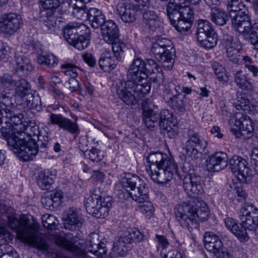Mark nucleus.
Wrapping results in <instances>:
<instances>
[{"mask_svg":"<svg viewBox=\"0 0 258 258\" xmlns=\"http://www.w3.org/2000/svg\"><path fill=\"white\" fill-rule=\"evenodd\" d=\"M145 62L140 58L134 60L127 73L126 81L116 84V93L125 104L132 105L150 92L151 84L147 80Z\"/></svg>","mask_w":258,"mask_h":258,"instance_id":"nucleus-1","label":"nucleus"},{"mask_svg":"<svg viewBox=\"0 0 258 258\" xmlns=\"http://www.w3.org/2000/svg\"><path fill=\"white\" fill-rule=\"evenodd\" d=\"M227 7L233 28L249 38L250 43L258 49V23H251L248 7L241 0H230Z\"/></svg>","mask_w":258,"mask_h":258,"instance_id":"nucleus-2","label":"nucleus"},{"mask_svg":"<svg viewBox=\"0 0 258 258\" xmlns=\"http://www.w3.org/2000/svg\"><path fill=\"white\" fill-rule=\"evenodd\" d=\"M174 214L181 226L189 229L197 228L199 221L208 220L210 210L205 202L196 198L177 205L174 208Z\"/></svg>","mask_w":258,"mask_h":258,"instance_id":"nucleus-3","label":"nucleus"},{"mask_svg":"<svg viewBox=\"0 0 258 258\" xmlns=\"http://www.w3.org/2000/svg\"><path fill=\"white\" fill-rule=\"evenodd\" d=\"M149 164V174L151 179L159 184L170 181L177 174L178 166L166 154L160 152H152L145 155Z\"/></svg>","mask_w":258,"mask_h":258,"instance_id":"nucleus-4","label":"nucleus"},{"mask_svg":"<svg viewBox=\"0 0 258 258\" xmlns=\"http://www.w3.org/2000/svg\"><path fill=\"white\" fill-rule=\"evenodd\" d=\"M9 226L17 234L19 239L25 244L37 249L44 254L48 251L49 245L46 240L39 235L29 220L22 219L19 220L13 217H8Z\"/></svg>","mask_w":258,"mask_h":258,"instance_id":"nucleus-5","label":"nucleus"},{"mask_svg":"<svg viewBox=\"0 0 258 258\" xmlns=\"http://www.w3.org/2000/svg\"><path fill=\"white\" fill-rule=\"evenodd\" d=\"M63 34L66 41L79 50L85 49L89 45L90 29L83 23H69L63 28Z\"/></svg>","mask_w":258,"mask_h":258,"instance_id":"nucleus-6","label":"nucleus"},{"mask_svg":"<svg viewBox=\"0 0 258 258\" xmlns=\"http://www.w3.org/2000/svg\"><path fill=\"white\" fill-rule=\"evenodd\" d=\"M121 182L122 187L133 200L141 203L148 200V188L145 181L139 176L127 174L122 179Z\"/></svg>","mask_w":258,"mask_h":258,"instance_id":"nucleus-7","label":"nucleus"},{"mask_svg":"<svg viewBox=\"0 0 258 258\" xmlns=\"http://www.w3.org/2000/svg\"><path fill=\"white\" fill-rule=\"evenodd\" d=\"M151 51L155 58L162 63L164 69L170 70L173 68L175 51L169 40L158 39L153 43Z\"/></svg>","mask_w":258,"mask_h":258,"instance_id":"nucleus-8","label":"nucleus"},{"mask_svg":"<svg viewBox=\"0 0 258 258\" xmlns=\"http://www.w3.org/2000/svg\"><path fill=\"white\" fill-rule=\"evenodd\" d=\"M186 136L187 140L183 148L186 156L192 160L201 158L207 147V142L201 138L198 132L191 128L187 129Z\"/></svg>","mask_w":258,"mask_h":258,"instance_id":"nucleus-9","label":"nucleus"},{"mask_svg":"<svg viewBox=\"0 0 258 258\" xmlns=\"http://www.w3.org/2000/svg\"><path fill=\"white\" fill-rule=\"evenodd\" d=\"M194 165L187 161H185L181 166L182 171L187 174L183 179V187L191 197H195L203 191L201 177L194 173Z\"/></svg>","mask_w":258,"mask_h":258,"instance_id":"nucleus-10","label":"nucleus"},{"mask_svg":"<svg viewBox=\"0 0 258 258\" xmlns=\"http://www.w3.org/2000/svg\"><path fill=\"white\" fill-rule=\"evenodd\" d=\"M1 88L5 94H10L15 91V96L21 99L32 90L31 85L25 79L16 80L9 75H4L0 78Z\"/></svg>","mask_w":258,"mask_h":258,"instance_id":"nucleus-11","label":"nucleus"},{"mask_svg":"<svg viewBox=\"0 0 258 258\" xmlns=\"http://www.w3.org/2000/svg\"><path fill=\"white\" fill-rule=\"evenodd\" d=\"M63 5L62 0H39L41 9L40 14L43 17V25L46 28V30L54 28L56 24L55 13L56 9L60 4Z\"/></svg>","mask_w":258,"mask_h":258,"instance_id":"nucleus-12","label":"nucleus"},{"mask_svg":"<svg viewBox=\"0 0 258 258\" xmlns=\"http://www.w3.org/2000/svg\"><path fill=\"white\" fill-rule=\"evenodd\" d=\"M10 149L22 161H28L32 160L38 152V146L34 139L29 138V140L24 137L18 141L16 146Z\"/></svg>","mask_w":258,"mask_h":258,"instance_id":"nucleus-13","label":"nucleus"},{"mask_svg":"<svg viewBox=\"0 0 258 258\" xmlns=\"http://www.w3.org/2000/svg\"><path fill=\"white\" fill-rule=\"evenodd\" d=\"M4 103L7 106L5 107L1 115L2 120L6 123H9L16 131L18 135H19V134L22 133V130L24 128L26 123H27V122H23L22 120L24 115L21 113H16V107L11 100L6 99L4 100Z\"/></svg>","mask_w":258,"mask_h":258,"instance_id":"nucleus-14","label":"nucleus"},{"mask_svg":"<svg viewBox=\"0 0 258 258\" xmlns=\"http://www.w3.org/2000/svg\"><path fill=\"white\" fill-rule=\"evenodd\" d=\"M23 23L22 17L16 13L9 12L0 16V32L11 36L18 31Z\"/></svg>","mask_w":258,"mask_h":258,"instance_id":"nucleus-15","label":"nucleus"},{"mask_svg":"<svg viewBox=\"0 0 258 258\" xmlns=\"http://www.w3.org/2000/svg\"><path fill=\"white\" fill-rule=\"evenodd\" d=\"M239 218L248 230H256L258 227V209L250 203H245L240 209Z\"/></svg>","mask_w":258,"mask_h":258,"instance_id":"nucleus-16","label":"nucleus"},{"mask_svg":"<svg viewBox=\"0 0 258 258\" xmlns=\"http://www.w3.org/2000/svg\"><path fill=\"white\" fill-rule=\"evenodd\" d=\"M143 119L146 127L150 129L154 128L159 120L158 106L149 99L143 103Z\"/></svg>","mask_w":258,"mask_h":258,"instance_id":"nucleus-17","label":"nucleus"},{"mask_svg":"<svg viewBox=\"0 0 258 258\" xmlns=\"http://www.w3.org/2000/svg\"><path fill=\"white\" fill-rule=\"evenodd\" d=\"M229 165L232 172L241 182H247V178L250 176V169L245 159L238 156H234L229 160Z\"/></svg>","mask_w":258,"mask_h":258,"instance_id":"nucleus-18","label":"nucleus"},{"mask_svg":"<svg viewBox=\"0 0 258 258\" xmlns=\"http://www.w3.org/2000/svg\"><path fill=\"white\" fill-rule=\"evenodd\" d=\"M77 118L73 121L60 114L51 113L49 121L51 124L57 125L59 128L72 135H78L80 130L77 122Z\"/></svg>","mask_w":258,"mask_h":258,"instance_id":"nucleus-19","label":"nucleus"},{"mask_svg":"<svg viewBox=\"0 0 258 258\" xmlns=\"http://www.w3.org/2000/svg\"><path fill=\"white\" fill-rule=\"evenodd\" d=\"M228 156L223 152H217L210 155L206 160L207 169L209 172H218L228 165Z\"/></svg>","mask_w":258,"mask_h":258,"instance_id":"nucleus-20","label":"nucleus"},{"mask_svg":"<svg viewBox=\"0 0 258 258\" xmlns=\"http://www.w3.org/2000/svg\"><path fill=\"white\" fill-rule=\"evenodd\" d=\"M234 125L240 131V134L245 138L252 137L254 133L253 123L248 116L242 112H237L235 114Z\"/></svg>","mask_w":258,"mask_h":258,"instance_id":"nucleus-21","label":"nucleus"},{"mask_svg":"<svg viewBox=\"0 0 258 258\" xmlns=\"http://www.w3.org/2000/svg\"><path fill=\"white\" fill-rule=\"evenodd\" d=\"M86 245L88 251L97 256L98 258H103L106 255L107 252L106 244L99 239V235L98 233H91L87 238Z\"/></svg>","mask_w":258,"mask_h":258,"instance_id":"nucleus-22","label":"nucleus"},{"mask_svg":"<svg viewBox=\"0 0 258 258\" xmlns=\"http://www.w3.org/2000/svg\"><path fill=\"white\" fill-rule=\"evenodd\" d=\"M117 11L120 19L125 23L135 21L137 17L142 13V11L133 5V4L128 3L118 5Z\"/></svg>","mask_w":258,"mask_h":258,"instance_id":"nucleus-23","label":"nucleus"},{"mask_svg":"<svg viewBox=\"0 0 258 258\" xmlns=\"http://www.w3.org/2000/svg\"><path fill=\"white\" fill-rule=\"evenodd\" d=\"M63 198L62 191L60 190H55L42 197L41 202L46 209L55 210L61 205Z\"/></svg>","mask_w":258,"mask_h":258,"instance_id":"nucleus-24","label":"nucleus"},{"mask_svg":"<svg viewBox=\"0 0 258 258\" xmlns=\"http://www.w3.org/2000/svg\"><path fill=\"white\" fill-rule=\"evenodd\" d=\"M66 7H68V11L71 12L72 15L78 19L82 20H87L88 9L84 5L77 0H62Z\"/></svg>","mask_w":258,"mask_h":258,"instance_id":"nucleus-25","label":"nucleus"},{"mask_svg":"<svg viewBox=\"0 0 258 258\" xmlns=\"http://www.w3.org/2000/svg\"><path fill=\"white\" fill-rule=\"evenodd\" d=\"M142 24L145 29L149 32L156 31L161 25L158 15L152 11H143Z\"/></svg>","mask_w":258,"mask_h":258,"instance_id":"nucleus-26","label":"nucleus"},{"mask_svg":"<svg viewBox=\"0 0 258 258\" xmlns=\"http://www.w3.org/2000/svg\"><path fill=\"white\" fill-rule=\"evenodd\" d=\"M101 26L102 36L105 42L112 43L119 38L118 28L113 21H105Z\"/></svg>","mask_w":258,"mask_h":258,"instance_id":"nucleus-27","label":"nucleus"},{"mask_svg":"<svg viewBox=\"0 0 258 258\" xmlns=\"http://www.w3.org/2000/svg\"><path fill=\"white\" fill-rule=\"evenodd\" d=\"M0 133L2 136L7 141L8 145L11 149L14 146H16V143L22 139L19 137L16 132V131L14 129V127L9 124V123H0Z\"/></svg>","mask_w":258,"mask_h":258,"instance_id":"nucleus-28","label":"nucleus"},{"mask_svg":"<svg viewBox=\"0 0 258 258\" xmlns=\"http://www.w3.org/2000/svg\"><path fill=\"white\" fill-rule=\"evenodd\" d=\"M133 242L130 233L126 231L123 236L114 242L113 245V249L121 256H123L131 249L130 244Z\"/></svg>","mask_w":258,"mask_h":258,"instance_id":"nucleus-29","label":"nucleus"},{"mask_svg":"<svg viewBox=\"0 0 258 258\" xmlns=\"http://www.w3.org/2000/svg\"><path fill=\"white\" fill-rule=\"evenodd\" d=\"M84 220L76 209L70 208L68 213V218L64 226L71 231L76 230L82 227Z\"/></svg>","mask_w":258,"mask_h":258,"instance_id":"nucleus-30","label":"nucleus"},{"mask_svg":"<svg viewBox=\"0 0 258 258\" xmlns=\"http://www.w3.org/2000/svg\"><path fill=\"white\" fill-rule=\"evenodd\" d=\"M204 241L205 248L212 253L217 251L219 248H222V246H223L222 241L219 237L212 232L205 233Z\"/></svg>","mask_w":258,"mask_h":258,"instance_id":"nucleus-31","label":"nucleus"},{"mask_svg":"<svg viewBox=\"0 0 258 258\" xmlns=\"http://www.w3.org/2000/svg\"><path fill=\"white\" fill-rule=\"evenodd\" d=\"M224 45L227 57L234 63H238V57L240 56V46L234 41L232 37H228L226 39Z\"/></svg>","mask_w":258,"mask_h":258,"instance_id":"nucleus-32","label":"nucleus"},{"mask_svg":"<svg viewBox=\"0 0 258 258\" xmlns=\"http://www.w3.org/2000/svg\"><path fill=\"white\" fill-rule=\"evenodd\" d=\"M99 196L95 194L88 195L84 199V205L86 211L90 214L96 217H100L99 213Z\"/></svg>","mask_w":258,"mask_h":258,"instance_id":"nucleus-33","label":"nucleus"},{"mask_svg":"<svg viewBox=\"0 0 258 258\" xmlns=\"http://www.w3.org/2000/svg\"><path fill=\"white\" fill-rule=\"evenodd\" d=\"M87 20L89 21L91 26L94 28H99L105 22L104 14L98 9L90 8L87 11Z\"/></svg>","mask_w":258,"mask_h":258,"instance_id":"nucleus-34","label":"nucleus"},{"mask_svg":"<svg viewBox=\"0 0 258 258\" xmlns=\"http://www.w3.org/2000/svg\"><path fill=\"white\" fill-rule=\"evenodd\" d=\"M55 177V174L50 170H45L41 171L37 177V184L43 190L49 189L54 182Z\"/></svg>","mask_w":258,"mask_h":258,"instance_id":"nucleus-35","label":"nucleus"},{"mask_svg":"<svg viewBox=\"0 0 258 258\" xmlns=\"http://www.w3.org/2000/svg\"><path fill=\"white\" fill-rule=\"evenodd\" d=\"M118 61L111 56L109 52L106 51L100 56L98 63L101 69L110 72L116 67Z\"/></svg>","mask_w":258,"mask_h":258,"instance_id":"nucleus-36","label":"nucleus"},{"mask_svg":"<svg viewBox=\"0 0 258 258\" xmlns=\"http://www.w3.org/2000/svg\"><path fill=\"white\" fill-rule=\"evenodd\" d=\"M234 82L240 89L249 91L252 89L251 80L248 75L244 74L241 70L237 71L234 75Z\"/></svg>","mask_w":258,"mask_h":258,"instance_id":"nucleus-37","label":"nucleus"},{"mask_svg":"<svg viewBox=\"0 0 258 258\" xmlns=\"http://www.w3.org/2000/svg\"><path fill=\"white\" fill-rule=\"evenodd\" d=\"M21 99L27 109H34L37 111L41 110L40 98L38 95H36L32 90Z\"/></svg>","mask_w":258,"mask_h":258,"instance_id":"nucleus-38","label":"nucleus"},{"mask_svg":"<svg viewBox=\"0 0 258 258\" xmlns=\"http://www.w3.org/2000/svg\"><path fill=\"white\" fill-rule=\"evenodd\" d=\"M14 68L17 72L27 74L33 70V67L30 59L24 55H17L15 57Z\"/></svg>","mask_w":258,"mask_h":258,"instance_id":"nucleus-39","label":"nucleus"},{"mask_svg":"<svg viewBox=\"0 0 258 258\" xmlns=\"http://www.w3.org/2000/svg\"><path fill=\"white\" fill-rule=\"evenodd\" d=\"M24 128L22 130V133L19 134L20 137L22 138L25 137L26 140H29V138L34 139L35 142H36V139L39 140L40 132L37 125L33 123L27 122Z\"/></svg>","mask_w":258,"mask_h":258,"instance_id":"nucleus-40","label":"nucleus"},{"mask_svg":"<svg viewBox=\"0 0 258 258\" xmlns=\"http://www.w3.org/2000/svg\"><path fill=\"white\" fill-rule=\"evenodd\" d=\"M210 19L215 24L223 26L226 24L228 20V16L224 10L214 7L211 9Z\"/></svg>","mask_w":258,"mask_h":258,"instance_id":"nucleus-41","label":"nucleus"},{"mask_svg":"<svg viewBox=\"0 0 258 258\" xmlns=\"http://www.w3.org/2000/svg\"><path fill=\"white\" fill-rule=\"evenodd\" d=\"M196 24L197 39L215 33L212 24L208 20L200 19L197 21Z\"/></svg>","mask_w":258,"mask_h":258,"instance_id":"nucleus-42","label":"nucleus"},{"mask_svg":"<svg viewBox=\"0 0 258 258\" xmlns=\"http://www.w3.org/2000/svg\"><path fill=\"white\" fill-rule=\"evenodd\" d=\"M145 71L146 78L149 75L157 74L156 77L154 78L155 81H157L158 79L162 80L163 75L162 74V69L152 59H148L145 62Z\"/></svg>","mask_w":258,"mask_h":258,"instance_id":"nucleus-43","label":"nucleus"},{"mask_svg":"<svg viewBox=\"0 0 258 258\" xmlns=\"http://www.w3.org/2000/svg\"><path fill=\"white\" fill-rule=\"evenodd\" d=\"M181 4L179 2L170 1L166 5L167 16L171 23L173 21L175 23V21L178 19Z\"/></svg>","mask_w":258,"mask_h":258,"instance_id":"nucleus-44","label":"nucleus"},{"mask_svg":"<svg viewBox=\"0 0 258 258\" xmlns=\"http://www.w3.org/2000/svg\"><path fill=\"white\" fill-rule=\"evenodd\" d=\"M107 43L111 45L112 51L117 60L121 61L124 57V52L126 48L125 43L120 41L119 38L112 43Z\"/></svg>","mask_w":258,"mask_h":258,"instance_id":"nucleus-45","label":"nucleus"},{"mask_svg":"<svg viewBox=\"0 0 258 258\" xmlns=\"http://www.w3.org/2000/svg\"><path fill=\"white\" fill-rule=\"evenodd\" d=\"M112 205V199L111 197H102L99 196V207L100 217L105 218L108 215Z\"/></svg>","mask_w":258,"mask_h":258,"instance_id":"nucleus-46","label":"nucleus"},{"mask_svg":"<svg viewBox=\"0 0 258 258\" xmlns=\"http://www.w3.org/2000/svg\"><path fill=\"white\" fill-rule=\"evenodd\" d=\"M200 45L203 47L210 49L214 48L217 43L218 36L216 33L207 35L197 39Z\"/></svg>","mask_w":258,"mask_h":258,"instance_id":"nucleus-47","label":"nucleus"},{"mask_svg":"<svg viewBox=\"0 0 258 258\" xmlns=\"http://www.w3.org/2000/svg\"><path fill=\"white\" fill-rule=\"evenodd\" d=\"M250 101L248 95L245 93H240L237 96L236 101L234 105L237 110L248 111L250 110Z\"/></svg>","mask_w":258,"mask_h":258,"instance_id":"nucleus-48","label":"nucleus"},{"mask_svg":"<svg viewBox=\"0 0 258 258\" xmlns=\"http://www.w3.org/2000/svg\"><path fill=\"white\" fill-rule=\"evenodd\" d=\"M37 62L40 64L46 66L49 68H52L57 64L58 60L53 54L46 53L38 56Z\"/></svg>","mask_w":258,"mask_h":258,"instance_id":"nucleus-49","label":"nucleus"},{"mask_svg":"<svg viewBox=\"0 0 258 258\" xmlns=\"http://www.w3.org/2000/svg\"><path fill=\"white\" fill-rule=\"evenodd\" d=\"M212 68L219 81L223 83L227 82L228 75L226 73L225 68L221 64L217 61L214 62L212 64Z\"/></svg>","mask_w":258,"mask_h":258,"instance_id":"nucleus-50","label":"nucleus"},{"mask_svg":"<svg viewBox=\"0 0 258 258\" xmlns=\"http://www.w3.org/2000/svg\"><path fill=\"white\" fill-rule=\"evenodd\" d=\"M247 227L245 224L242 223L237 224L233 231L231 232L241 241H247L249 237L246 231Z\"/></svg>","mask_w":258,"mask_h":258,"instance_id":"nucleus-51","label":"nucleus"},{"mask_svg":"<svg viewBox=\"0 0 258 258\" xmlns=\"http://www.w3.org/2000/svg\"><path fill=\"white\" fill-rule=\"evenodd\" d=\"M161 132L164 135L168 136L170 138H173L178 134V130L177 126L172 122L170 123H161L160 126Z\"/></svg>","mask_w":258,"mask_h":258,"instance_id":"nucleus-52","label":"nucleus"},{"mask_svg":"<svg viewBox=\"0 0 258 258\" xmlns=\"http://www.w3.org/2000/svg\"><path fill=\"white\" fill-rule=\"evenodd\" d=\"M168 102L172 108L180 112H184L186 111L185 102L177 95H174L170 97Z\"/></svg>","mask_w":258,"mask_h":258,"instance_id":"nucleus-53","label":"nucleus"},{"mask_svg":"<svg viewBox=\"0 0 258 258\" xmlns=\"http://www.w3.org/2000/svg\"><path fill=\"white\" fill-rule=\"evenodd\" d=\"M41 219L43 226L50 230L55 229L58 223L56 217L50 214L43 215Z\"/></svg>","mask_w":258,"mask_h":258,"instance_id":"nucleus-54","label":"nucleus"},{"mask_svg":"<svg viewBox=\"0 0 258 258\" xmlns=\"http://www.w3.org/2000/svg\"><path fill=\"white\" fill-rule=\"evenodd\" d=\"M84 156L86 158L95 162L100 161L103 157L102 151L95 148H92L90 150H87L85 151Z\"/></svg>","mask_w":258,"mask_h":258,"instance_id":"nucleus-55","label":"nucleus"},{"mask_svg":"<svg viewBox=\"0 0 258 258\" xmlns=\"http://www.w3.org/2000/svg\"><path fill=\"white\" fill-rule=\"evenodd\" d=\"M171 24L177 31L182 32L187 31L191 27L192 22L180 18L175 20V23L173 21Z\"/></svg>","mask_w":258,"mask_h":258,"instance_id":"nucleus-56","label":"nucleus"},{"mask_svg":"<svg viewBox=\"0 0 258 258\" xmlns=\"http://www.w3.org/2000/svg\"><path fill=\"white\" fill-rule=\"evenodd\" d=\"M178 19H184L192 22L194 20V13L191 8L186 5L181 6Z\"/></svg>","mask_w":258,"mask_h":258,"instance_id":"nucleus-57","label":"nucleus"},{"mask_svg":"<svg viewBox=\"0 0 258 258\" xmlns=\"http://www.w3.org/2000/svg\"><path fill=\"white\" fill-rule=\"evenodd\" d=\"M61 69L64 70L63 72L66 75L70 76L71 78H75L78 76V71L79 69L76 66L70 63H66L61 65Z\"/></svg>","mask_w":258,"mask_h":258,"instance_id":"nucleus-58","label":"nucleus"},{"mask_svg":"<svg viewBox=\"0 0 258 258\" xmlns=\"http://www.w3.org/2000/svg\"><path fill=\"white\" fill-rule=\"evenodd\" d=\"M142 213L148 219H150L154 215V207L150 202L144 203L140 207Z\"/></svg>","mask_w":258,"mask_h":258,"instance_id":"nucleus-59","label":"nucleus"},{"mask_svg":"<svg viewBox=\"0 0 258 258\" xmlns=\"http://www.w3.org/2000/svg\"><path fill=\"white\" fill-rule=\"evenodd\" d=\"M155 241L157 243V249L158 251L162 248L161 251H163V250L166 249L169 246V242L167 238L164 235L156 234L155 235Z\"/></svg>","mask_w":258,"mask_h":258,"instance_id":"nucleus-60","label":"nucleus"},{"mask_svg":"<svg viewBox=\"0 0 258 258\" xmlns=\"http://www.w3.org/2000/svg\"><path fill=\"white\" fill-rule=\"evenodd\" d=\"M172 115L168 110H162L159 114V126H161L162 123H163L164 124H168L170 123V122H172Z\"/></svg>","mask_w":258,"mask_h":258,"instance_id":"nucleus-61","label":"nucleus"},{"mask_svg":"<svg viewBox=\"0 0 258 258\" xmlns=\"http://www.w3.org/2000/svg\"><path fill=\"white\" fill-rule=\"evenodd\" d=\"M251 163L254 170L255 174L258 175V148L252 149L251 154Z\"/></svg>","mask_w":258,"mask_h":258,"instance_id":"nucleus-62","label":"nucleus"},{"mask_svg":"<svg viewBox=\"0 0 258 258\" xmlns=\"http://www.w3.org/2000/svg\"><path fill=\"white\" fill-rule=\"evenodd\" d=\"M64 86L69 89L71 92H73L79 89V83L75 78H70L68 81L65 82Z\"/></svg>","mask_w":258,"mask_h":258,"instance_id":"nucleus-63","label":"nucleus"},{"mask_svg":"<svg viewBox=\"0 0 258 258\" xmlns=\"http://www.w3.org/2000/svg\"><path fill=\"white\" fill-rule=\"evenodd\" d=\"M161 255H163V258H182V254L177 249H174L164 253L162 251L160 252Z\"/></svg>","mask_w":258,"mask_h":258,"instance_id":"nucleus-64","label":"nucleus"}]
</instances>
